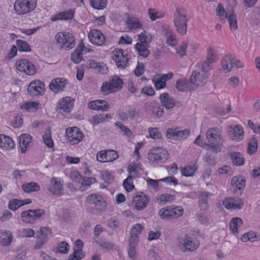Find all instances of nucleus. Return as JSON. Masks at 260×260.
Masks as SVG:
<instances>
[{"label":"nucleus","mask_w":260,"mask_h":260,"mask_svg":"<svg viewBox=\"0 0 260 260\" xmlns=\"http://www.w3.org/2000/svg\"><path fill=\"white\" fill-rule=\"evenodd\" d=\"M123 85V80L117 75L112 76L108 81L103 83L101 91L108 94L121 90Z\"/></svg>","instance_id":"7ed1b4c3"},{"label":"nucleus","mask_w":260,"mask_h":260,"mask_svg":"<svg viewBox=\"0 0 260 260\" xmlns=\"http://www.w3.org/2000/svg\"><path fill=\"white\" fill-rule=\"evenodd\" d=\"M16 45L19 51L29 52L31 50L29 45L25 41L17 40L16 41Z\"/></svg>","instance_id":"864d4df0"},{"label":"nucleus","mask_w":260,"mask_h":260,"mask_svg":"<svg viewBox=\"0 0 260 260\" xmlns=\"http://www.w3.org/2000/svg\"><path fill=\"white\" fill-rule=\"evenodd\" d=\"M74 106V101L70 97L66 96L61 98L56 106V111L63 115H66L71 112Z\"/></svg>","instance_id":"4468645a"},{"label":"nucleus","mask_w":260,"mask_h":260,"mask_svg":"<svg viewBox=\"0 0 260 260\" xmlns=\"http://www.w3.org/2000/svg\"><path fill=\"white\" fill-rule=\"evenodd\" d=\"M13 237L10 231H4L1 233L0 244L3 246H9L13 241Z\"/></svg>","instance_id":"f704fd0d"},{"label":"nucleus","mask_w":260,"mask_h":260,"mask_svg":"<svg viewBox=\"0 0 260 260\" xmlns=\"http://www.w3.org/2000/svg\"><path fill=\"white\" fill-rule=\"evenodd\" d=\"M188 81L186 79H178L176 83L175 87L180 92L188 91Z\"/></svg>","instance_id":"37998d69"},{"label":"nucleus","mask_w":260,"mask_h":260,"mask_svg":"<svg viewBox=\"0 0 260 260\" xmlns=\"http://www.w3.org/2000/svg\"><path fill=\"white\" fill-rule=\"evenodd\" d=\"M94 242L101 247L107 250H111L114 248L115 244L111 242L105 241L102 239H94Z\"/></svg>","instance_id":"79ce46f5"},{"label":"nucleus","mask_w":260,"mask_h":260,"mask_svg":"<svg viewBox=\"0 0 260 260\" xmlns=\"http://www.w3.org/2000/svg\"><path fill=\"white\" fill-rule=\"evenodd\" d=\"M15 147V144L10 137L5 135H0L1 148L6 150H9L14 148Z\"/></svg>","instance_id":"c85d7f7f"},{"label":"nucleus","mask_w":260,"mask_h":260,"mask_svg":"<svg viewBox=\"0 0 260 260\" xmlns=\"http://www.w3.org/2000/svg\"><path fill=\"white\" fill-rule=\"evenodd\" d=\"M222 204L226 209L240 210L244 206V202L241 199L227 198L223 200Z\"/></svg>","instance_id":"4be33fe9"},{"label":"nucleus","mask_w":260,"mask_h":260,"mask_svg":"<svg viewBox=\"0 0 260 260\" xmlns=\"http://www.w3.org/2000/svg\"><path fill=\"white\" fill-rule=\"evenodd\" d=\"M243 224V221L240 217H234L230 221V227L232 233L236 234L238 233V229Z\"/></svg>","instance_id":"4c0bfd02"},{"label":"nucleus","mask_w":260,"mask_h":260,"mask_svg":"<svg viewBox=\"0 0 260 260\" xmlns=\"http://www.w3.org/2000/svg\"><path fill=\"white\" fill-rule=\"evenodd\" d=\"M188 19L187 12L184 8L181 7L176 8L174 23L177 32L181 35L186 34Z\"/></svg>","instance_id":"f257e3e1"},{"label":"nucleus","mask_w":260,"mask_h":260,"mask_svg":"<svg viewBox=\"0 0 260 260\" xmlns=\"http://www.w3.org/2000/svg\"><path fill=\"white\" fill-rule=\"evenodd\" d=\"M63 183L60 179L52 177L50 183L46 185L47 189L53 195L60 196L62 194Z\"/></svg>","instance_id":"6ab92c4d"},{"label":"nucleus","mask_w":260,"mask_h":260,"mask_svg":"<svg viewBox=\"0 0 260 260\" xmlns=\"http://www.w3.org/2000/svg\"><path fill=\"white\" fill-rule=\"evenodd\" d=\"M31 200L29 199H27L25 200H19L17 199H13L9 201L8 207L12 210L15 211L17 210L19 207L26 204L31 203Z\"/></svg>","instance_id":"72a5a7b5"},{"label":"nucleus","mask_w":260,"mask_h":260,"mask_svg":"<svg viewBox=\"0 0 260 260\" xmlns=\"http://www.w3.org/2000/svg\"><path fill=\"white\" fill-rule=\"evenodd\" d=\"M45 216L43 209L28 210L21 212L20 216L23 222L26 223H34L36 220L41 219Z\"/></svg>","instance_id":"6e6552de"},{"label":"nucleus","mask_w":260,"mask_h":260,"mask_svg":"<svg viewBox=\"0 0 260 260\" xmlns=\"http://www.w3.org/2000/svg\"><path fill=\"white\" fill-rule=\"evenodd\" d=\"M112 58L118 68L124 69L127 67L128 55L127 53L124 54L122 49L114 50L112 52Z\"/></svg>","instance_id":"ddd939ff"},{"label":"nucleus","mask_w":260,"mask_h":260,"mask_svg":"<svg viewBox=\"0 0 260 260\" xmlns=\"http://www.w3.org/2000/svg\"><path fill=\"white\" fill-rule=\"evenodd\" d=\"M145 107L148 114L157 118L161 117L164 112V108L155 102H148L145 104Z\"/></svg>","instance_id":"412c9836"},{"label":"nucleus","mask_w":260,"mask_h":260,"mask_svg":"<svg viewBox=\"0 0 260 260\" xmlns=\"http://www.w3.org/2000/svg\"><path fill=\"white\" fill-rule=\"evenodd\" d=\"M21 110H25L26 111L34 109L37 110L39 108V103L36 102L28 101L20 106Z\"/></svg>","instance_id":"5fc2aeb1"},{"label":"nucleus","mask_w":260,"mask_h":260,"mask_svg":"<svg viewBox=\"0 0 260 260\" xmlns=\"http://www.w3.org/2000/svg\"><path fill=\"white\" fill-rule=\"evenodd\" d=\"M89 67L94 69L96 72L101 74H106L108 72V68L106 64L103 62H98L92 60L89 63Z\"/></svg>","instance_id":"7c9ffc66"},{"label":"nucleus","mask_w":260,"mask_h":260,"mask_svg":"<svg viewBox=\"0 0 260 260\" xmlns=\"http://www.w3.org/2000/svg\"><path fill=\"white\" fill-rule=\"evenodd\" d=\"M198 167L196 164L192 166L187 165L183 167L181 170V174L185 177H190L194 175Z\"/></svg>","instance_id":"ea45409f"},{"label":"nucleus","mask_w":260,"mask_h":260,"mask_svg":"<svg viewBox=\"0 0 260 260\" xmlns=\"http://www.w3.org/2000/svg\"><path fill=\"white\" fill-rule=\"evenodd\" d=\"M84 257V255L80 252V250L74 249L73 252L71 254L68 260H81Z\"/></svg>","instance_id":"0e129e2a"},{"label":"nucleus","mask_w":260,"mask_h":260,"mask_svg":"<svg viewBox=\"0 0 260 260\" xmlns=\"http://www.w3.org/2000/svg\"><path fill=\"white\" fill-rule=\"evenodd\" d=\"M233 164L236 166H240L245 162V158L240 152H234L230 154Z\"/></svg>","instance_id":"e433bc0d"},{"label":"nucleus","mask_w":260,"mask_h":260,"mask_svg":"<svg viewBox=\"0 0 260 260\" xmlns=\"http://www.w3.org/2000/svg\"><path fill=\"white\" fill-rule=\"evenodd\" d=\"M159 100L162 104L161 106L167 109L173 108L176 104L175 100L173 97L170 96L166 92L160 95Z\"/></svg>","instance_id":"cd10ccee"},{"label":"nucleus","mask_w":260,"mask_h":260,"mask_svg":"<svg viewBox=\"0 0 260 260\" xmlns=\"http://www.w3.org/2000/svg\"><path fill=\"white\" fill-rule=\"evenodd\" d=\"M184 213V209L181 206H170L161 209L158 212L162 219L172 220L181 217Z\"/></svg>","instance_id":"423d86ee"},{"label":"nucleus","mask_w":260,"mask_h":260,"mask_svg":"<svg viewBox=\"0 0 260 260\" xmlns=\"http://www.w3.org/2000/svg\"><path fill=\"white\" fill-rule=\"evenodd\" d=\"M32 142V137L28 134H23L19 137V146L22 153H24L27 147Z\"/></svg>","instance_id":"c756f323"},{"label":"nucleus","mask_w":260,"mask_h":260,"mask_svg":"<svg viewBox=\"0 0 260 260\" xmlns=\"http://www.w3.org/2000/svg\"><path fill=\"white\" fill-rule=\"evenodd\" d=\"M206 139L210 144L222 143L221 131L217 127L208 129L206 132Z\"/></svg>","instance_id":"aec40b11"},{"label":"nucleus","mask_w":260,"mask_h":260,"mask_svg":"<svg viewBox=\"0 0 260 260\" xmlns=\"http://www.w3.org/2000/svg\"><path fill=\"white\" fill-rule=\"evenodd\" d=\"M51 234V230L47 227H42L37 233V237L38 240L36 242L34 248L40 249L47 242L48 236Z\"/></svg>","instance_id":"dca6fc26"},{"label":"nucleus","mask_w":260,"mask_h":260,"mask_svg":"<svg viewBox=\"0 0 260 260\" xmlns=\"http://www.w3.org/2000/svg\"><path fill=\"white\" fill-rule=\"evenodd\" d=\"M212 195V193L207 191H203L200 194L199 203L202 210H205L208 209L209 199Z\"/></svg>","instance_id":"473e14b6"},{"label":"nucleus","mask_w":260,"mask_h":260,"mask_svg":"<svg viewBox=\"0 0 260 260\" xmlns=\"http://www.w3.org/2000/svg\"><path fill=\"white\" fill-rule=\"evenodd\" d=\"M149 15L151 20L154 21L164 16V13L158 12L155 9L150 8L149 9Z\"/></svg>","instance_id":"680f3d73"},{"label":"nucleus","mask_w":260,"mask_h":260,"mask_svg":"<svg viewBox=\"0 0 260 260\" xmlns=\"http://www.w3.org/2000/svg\"><path fill=\"white\" fill-rule=\"evenodd\" d=\"M126 24L131 29H137L142 26V24L138 18L129 17L127 19Z\"/></svg>","instance_id":"8fccbe9b"},{"label":"nucleus","mask_w":260,"mask_h":260,"mask_svg":"<svg viewBox=\"0 0 260 260\" xmlns=\"http://www.w3.org/2000/svg\"><path fill=\"white\" fill-rule=\"evenodd\" d=\"M16 67L19 71L27 75H34L36 73V69L34 64L26 59H21L17 61Z\"/></svg>","instance_id":"f8f14e48"},{"label":"nucleus","mask_w":260,"mask_h":260,"mask_svg":"<svg viewBox=\"0 0 260 260\" xmlns=\"http://www.w3.org/2000/svg\"><path fill=\"white\" fill-rule=\"evenodd\" d=\"M148 133L150 137L154 140L159 139L161 138V134L158 131V128L156 127L149 128Z\"/></svg>","instance_id":"052dcab7"},{"label":"nucleus","mask_w":260,"mask_h":260,"mask_svg":"<svg viewBox=\"0 0 260 260\" xmlns=\"http://www.w3.org/2000/svg\"><path fill=\"white\" fill-rule=\"evenodd\" d=\"M149 201V198L143 192H140L135 196L132 203V208L137 211H142L146 208Z\"/></svg>","instance_id":"1a4fd4ad"},{"label":"nucleus","mask_w":260,"mask_h":260,"mask_svg":"<svg viewBox=\"0 0 260 260\" xmlns=\"http://www.w3.org/2000/svg\"><path fill=\"white\" fill-rule=\"evenodd\" d=\"M225 16L228 20L230 28L232 30H235L238 28L237 17L235 14H225Z\"/></svg>","instance_id":"49530a36"},{"label":"nucleus","mask_w":260,"mask_h":260,"mask_svg":"<svg viewBox=\"0 0 260 260\" xmlns=\"http://www.w3.org/2000/svg\"><path fill=\"white\" fill-rule=\"evenodd\" d=\"M207 60L214 62L218 60V57L215 51L213 49H210L207 54Z\"/></svg>","instance_id":"774afa93"},{"label":"nucleus","mask_w":260,"mask_h":260,"mask_svg":"<svg viewBox=\"0 0 260 260\" xmlns=\"http://www.w3.org/2000/svg\"><path fill=\"white\" fill-rule=\"evenodd\" d=\"M229 135L233 140H241L243 138L244 129L241 125L237 124L234 127L229 126Z\"/></svg>","instance_id":"393cba45"},{"label":"nucleus","mask_w":260,"mask_h":260,"mask_svg":"<svg viewBox=\"0 0 260 260\" xmlns=\"http://www.w3.org/2000/svg\"><path fill=\"white\" fill-rule=\"evenodd\" d=\"M112 118V115L110 114H100L94 115L92 120L95 124H99L101 123L107 122L109 119Z\"/></svg>","instance_id":"58836bf2"},{"label":"nucleus","mask_w":260,"mask_h":260,"mask_svg":"<svg viewBox=\"0 0 260 260\" xmlns=\"http://www.w3.org/2000/svg\"><path fill=\"white\" fill-rule=\"evenodd\" d=\"M90 43L98 46H103L106 43L105 35L99 29H90L88 34Z\"/></svg>","instance_id":"2eb2a0df"},{"label":"nucleus","mask_w":260,"mask_h":260,"mask_svg":"<svg viewBox=\"0 0 260 260\" xmlns=\"http://www.w3.org/2000/svg\"><path fill=\"white\" fill-rule=\"evenodd\" d=\"M169 158L168 151L162 147H155L148 154V159L154 166L165 163Z\"/></svg>","instance_id":"20e7f679"},{"label":"nucleus","mask_w":260,"mask_h":260,"mask_svg":"<svg viewBox=\"0 0 260 260\" xmlns=\"http://www.w3.org/2000/svg\"><path fill=\"white\" fill-rule=\"evenodd\" d=\"M67 84V81L64 78H56L51 81L49 84V88L51 91L57 93L63 91Z\"/></svg>","instance_id":"b1692460"},{"label":"nucleus","mask_w":260,"mask_h":260,"mask_svg":"<svg viewBox=\"0 0 260 260\" xmlns=\"http://www.w3.org/2000/svg\"><path fill=\"white\" fill-rule=\"evenodd\" d=\"M43 140L48 147L52 148L54 146V142L51 137V130L49 127L45 131L43 136Z\"/></svg>","instance_id":"a19ab883"},{"label":"nucleus","mask_w":260,"mask_h":260,"mask_svg":"<svg viewBox=\"0 0 260 260\" xmlns=\"http://www.w3.org/2000/svg\"><path fill=\"white\" fill-rule=\"evenodd\" d=\"M114 124L116 127L120 129V133H122V135L123 136L129 137L132 135L133 133L132 131L122 123L117 121Z\"/></svg>","instance_id":"09e8293b"},{"label":"nucleus","mask_w":260,"mask_h":260,"mask_svg":"<svg viewBox=\"0 0 260 260\" xmlns=\"http://www.w3.org/2000/svg\"><path fill=\"white\" fill-rule=\"evenodd\" d=\"M190 135V130L185 129L184 130L177 131L176 128H168L166 133V137L168 139L180 141L186 139Z\"/></svg>","instance_id":"a211bd4d"},{"label":"nucleus","mask_w":260,"mask_h":260,"mask_svg":"<svg viewBox=\"0 0 260 260\" xmlns=\"http://www.w3.org/2000/svg\"><path fill=\"white\" fill-rule=\"evenodd\" d=\"M119 157L118 152L114 150H101L96 154V159L100 162L112 161Z\"/></svg>","instance_id":"f3484780"},{"label":"nucleus","mask_w":260,"mask_h":260,"mask_svg":"<svg viewBox=\"0 0 260 260\" xmlns=\"http://www.w3.org/2000/svg\"><path fill=\"white\" fill-rule=\"evenodd\" d=\"M152 36L151 35L147 34L146 31L144 30L139 35V43L144 45H150L151 42Z\"/></svg>","instance_id":"de8ad7c7"},{"label":"nucleus","mask_w":260,"mask_h":260,"mask_svg":"<svg viewBox=\"0 0 260 260\" xmlns=\"http://www.w3.org/2000/svg\"><path fill=\"white\" fill-rule=\"evenodd\" d=\"M88 107L91 110L106 111L109 107V104L105 100H94L89 102Z\"/></svg>","instance_id":"bb28decb"},{"label":"nucleus","mask_w":260,"mask_h":260,"mask_svg":"<svg viewBox=\"0 0 260 260\" xmlns=\"http://www.w3.org/2000/svg\"><path fill=\"white\" fill-rule=\"evenodd\" d=\"M225 16L228 20L230 28L232 30H235L238 28L237 17L235 14H225Z\"/></svg>","instance_id":"a18cd8bd"},{"label":"nucleus","mask_w":260,"mask_h":260,"mask_svg":"<svg viewBox=\"0 0 260 260\" xmlns=\"http://www.w3.org/2000/svg\"><path fill=\"white\" fill-rule=\"evenodd\" d=\"M22 188L25 192H30L32 191H38L40 189V187L36 182H31L23 184Z\"/></svg>","instance_id":"c03bdc74"},{"label":"nucleus","mask_w":260,"mask_h":260,"mask_svg":"<svg viewBox=\"0 0 260 260\" xmlns=\"http://www.w3.org/2000/svg\"><path fill=\"white\" fill-rule=\"evenodd\" d=\"M123 186L127 192L132 191L134 188L132 175H129L127 178L124 180Z\"/></svg>","instance_id":"4d7b16f0"},{"label":"nucleus","mask_w":260,"mask_h":260,"mask_svg":"<svg viewBox=\"0 0 260 260\" xmlns=\"http://www.w3.org/2000/svg\"><path fill=\"white\" fill-rule=\"evenodd\" d=\"M138 115L136 110L134 109H129L126 112L120 111L118 113L119 118L123 121L127 120L128 118L134 119Z\"/></svg>","instance_id":"c9c22d12"},{"label":"nucleus","mask_w":260,"mask_h":260,"mask_svg":"<svg viewBox=\"0 0 260 260\" xmlns=\"http://www.w3.org/2000/svg\"><path fill=\"white\" fill-rule=\"evenodd\" d=\"M91 7L98 10H103L107 6V0H90Z\"/></svg>","instance_id":"3c124183"},{"label":"nucleus","mask_w":260,"mask_h":260,"mask_svg":"<svg viewBox=\"0 0 260 260\" xmlns=\"http://www.w3.org/2000/svg\"><path fill=\"white\" fill-rule=\"evenodd\" d=\"M82 59V53L78 49H75L71 54V60L76 64L79 63Z\"/></svg>","instance_id":"bf43d9fd"},{"label":"nucleus","mask_w":260,"mask_h":260,"mask_svg":"<svg viewBox=\"0 0 260 260\" xmlns=\"http://www.w3.org/2000/svg\"><path fill=\"white\" fill-rule=\"evenodd\" d=\"M66 135L69 142L73 145L78 144L84 138V134L77 127L67 128Z\"/></svg>","instance_id":"9d476101"},{"label":"nucleus","mask_w":260,"mask_h":260,"mask_svg":"<svg viewBox=\"0 0 260 260\" xmlns=\"http://www.w3.org/2000/svg\"><path fill=\"white\" fill-rule=\"evenodd\" d=\"M70 249V246L68 243L66 241L60 242L58 246L55 248L56 253H60L61 254L67 253Z\"/></svg>","instance_id":"6e6d98bb"},{"label":"nucleus","mask_w":260,"mask_h":260,"mask_svg":"<svg viewBox=\"0 0 260 260\" xmlns=\"http://www.w3.org/2000/svg\"><path fill=\"white\" fill-rule=\"evenodd\" d=\"M100 199H102V196L99 194L92 193L87 196L86 202L90 204H96V202Z\"/></svg>","instance_id":"69168bd1"},{"label":"nucleus","mask_w":260,"mask_h":260,"mask_svg":"<svg viewBox=\"0 0 260 260\" xmlns=\"http://www.w3.org/2000/svg\"><path fill=\"white\" fill-rule=\"evenodd\" d=\"M256 238V234L254 232H249L245 233L241 238V240L244 242H246L248 241H254Z\"/></svg>","instance_id":"13d9d810"},{"label":"nucleus","mask_w":260,"mask_h":260,"mask_svg":"<svg viewBox=\"0 0 260 260\" xmlns=\"http://www.w3.org/2000/svg\"><path fill=\"white\" fill-rule=\"evenodd\" d=\"M234 57L232 54L225 55L221 61L222 70L225 73H229L233 68V62Z\"/></svg>","instance_id":"2f4dec72"},{"label":"nucleus","mask_w":260,"mask_h":260,"mask_svg":"<svg viewBox=\"0 0 260 260\" xmlns=\"http://www.w3.org/2000/svg\"><path fill=\"white\" fill-rule=\"evenodd\" d=\"M55 39L57 43L61 44L62 48L70 50L75 47V38L69 32H59L55 35Z\"/></svg>","instance_id":"0eeeda50"},{"label":"nucleus","mask_w":260,"mask_h":260,"mask_svg":"<svg viewBox=\"0 0 260 260\" xmlns=\"http://www.w3.org/2000/svg\"><path fill=\"white\" fill-rule=\"evenodd\" d=\"M45 86L43 82L39 80H35L29 84L27 87L28 93L31 96L43 95L45 92Z\"/></svg>","instance_id":"9b49d317"},{"label":"nucleus","mask_w":260,"mask_h":260,"mask_svg":"<svg viewBox=\"0 0 260 260\" xmlns=\"http://www.w3.org/2000/svg\"><path fill=\"white\" fill-rule=\"evenodd\" d=\"M94 180L95 179L92 177H83L82 185L80 187V190L82 191L86 190L87 187L90 186L92 184V181Z\"/></svg>","instance_id":"e2e57ef3"},{"label":"nucleus","mask_w":260,"mask_h":260,"mask_svg":"<svg viewBox=\"0 0 260 260\" xmlns=\"http://www.w3.org/2000/svg\"><path fill=\"white\" fill-rule=\"evenodd\" d=\"M231 185L234 189V192L241 193L244 189L246 185V180L242 176H234L231 182Z\"/></svg>","instance_id":"5701e85b"},{"label":"nucleus","mask_w":260,"mask_h":260,"mask_svg":"<svg viewBox=\"0 0 260 260\" xmlns=\"http://www.w3.org/2000/svg\"><path fill=\"white\" fill-rule=\"evenodd\" d=\"M177 245L183 252H192L198 249L199 241L189 235L179 237L177 239Z\"/></svg>","instance_id":"f03ea898"},{"label":"nucleus","mask_w":260,"mask_h":260,"mask_svg":"<svg viewBox=\"0 0 260 260\" xmlns=\"http://www.w3.org/2000/svg\"><path fill=\"white\" fill-rule=\"evenodd\" d=\"M37 5V0H16L14 8L18 15H22L32 12Z\"/></svg>","instance_id":"39448f33"},{"label":"nucleus","mask_w":260,"mask_h":260,"mask_svg":"<svg viewBox=\"0 0 260 260\" xmlns=\"http://www.w3.org/2000/svg\"><path fill=\"white\" fill-rule=\"evenodd\" d=\"M153 83L155 85V87L157 90L164 88L166 85V82L163 78H161L160 76L156 80L153 79Z\"/></svg>","instance_id":"338daca9"},{"label":"nucleus","mask_w":260,"mask_h":260,"mask_svg":"<svg viewBox=\"0 0 260 260\" xmlns=\"http://www.w3.org/2000/svg\"><path fill=\"white\" fill-rule=\"evenodd\" d=\"M96 207L92 211V213L96 214L98 212H102L106 209L107 207V203L102 197V199H100L95 205Z\"/></svg>","instance_id":"603ef678"},{"label":"nucleus","mask_w":260,"mask_h":260,"mask_svg":"<svg viewBox=\"0 0 260 260\" xmlns=\"http://www.w3.org/2000/svg\"><path fill=\"white\" fill-rule=\"evenodd\" d=\"M74 14L75 11L74 10L69 9L67 11H62L52 15L50 18V20L52 21L71 20L73 18Z\"/></svg>","instance_id":"a878e982"}]
</instances>
